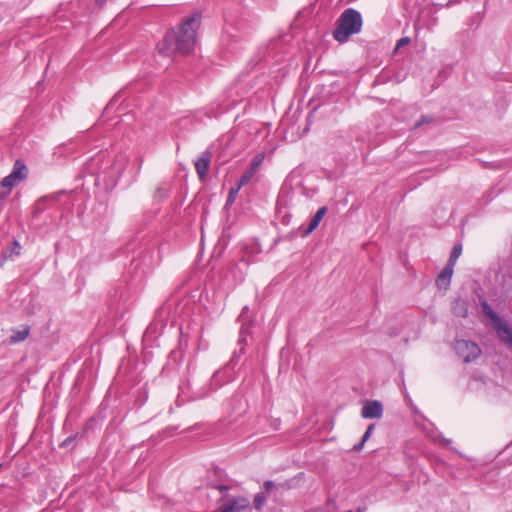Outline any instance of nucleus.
Segmentation results:
<instances>
[{
    "label": "nucleus",
    "instance_id": "nucleus-32",
    "mask_svg": "<svg viewBox=\"0 0 512 512\" xmlns=\"http://www.w3.org/2000/svg\"><path fill=\"white\" fill-rule=\"evenodd\" d=\"M365 443L366 442H363V440L361 439V441L359 443L354 445L353 450L354 451H360L364 447Z\"/></svg>",
    "mask_w": 512,
    "mask_h": 512
},
{
    "label": "nucleus",
    "instance_id": "nucleus-14",
    "mask_svg": "<svg viewBox=\"0 0 512 512\" xmlns=\"http://www.w3.org/2000/svg\"><path fill=\"white\" fill-rule=\"evenodd\" d=\"M31 328L28 324L21 325L20 328H12L11 335L9 337L10 344H17L26 340L29 336Z\"/></svg>",
    "mask_w": 512,
    "mask_h": 512
},
{
    "label": "nucleus",
    "instance_id": "nucleus-21",
    "mask_svg": "<svg viewBox=\"0 0 512 512\" xmlns=\"http://www.w3.org/2000/svg\"><path fill=\"white\" fill-rule=\"evenodd\" d=\"M169 195H170L169 188L161 186L156 189V191L154 193V199L159 202H162L165 199H167L169 197Z\"/></svg>",
    "mask_w": 512,
    "mask_h": 512
},
{
    "label": "nucleus",
    "instance_id": "nucleus-5",
    "mask_svg": "<svg viewBox=\"0 0 512 512\" xmlns=\"http://www.w3.org/2000/svg\"><path fill=\"white\" fill-rule=\"evenodd\" d=\"M454 350L465 363H470L481 355V349L475 342L463 339L455 341Z\"/></svg>",
    "mask_w": 512,
    "mask_h": 512
},
{
    "label": "nucleus",
    "instance_id": "nucleus-35",
    "mask_svg": "<svg viewBox=\"0 0 512 512\" xmlns=\"http://www.w3.org/2000/svg\"><path fill=\"white\" fill-rule=\"evenodd\" d=\"M347 512H365V510L361 507H358L356 511L348 510Z\"/></svg>",
    "mask_w": 512,
    "mask_h": 512
},
{
    "label": "nucleus",
    "instance_id": "nucleus-1",
    "mask_svg": "<svg viewBox=\"0 0 512 512\" xmlns=\"http://www.w3.org/2000/svg\"><path fill=\"white\" fill-rule=\"evenodd\" d=\"M201 25V13L194 12L186 17L176 28L169 30L157 43L160 54L173 57L176 53L188 54L197 42V31Z\"/></svg>",
    "mask_w": 512,
    "mask_h": 512
},
{
    "label": "nucleus",
    "instance_id": "nucleus-34",
    "mask_svg": "<svg viewBox=\"0 0 512 512\" xmlns=\"http://www.w3.org/2000/svg\"><path fill=\"white\" fill-rule=\"evenodd\" d=\"M107 0H95L96 4L99 6V7H102L105 3H106Z\"/></svg>",
    "mask_w": 512,
    "mask_h": 512
},
{
    "label": "nucleus",
    "instance_id": "nucleus-29",
    "mask_svg": "<svg viewBox=\"0 0 512 512\" xmlns=\"http://www.w3.org/2000/svg\"><path fill=\"white\" fill-rule=\"evenodd\" d=\"M169 310H170L169 307H167L166 305H162L156 311L157 317H159V318L163 317L166 313L169 312Z\"/></svg>",
    "mask_w": 512,
    "mask_h": 512
},
{
    "label": "nucleus",
    "instance_id": "nucleus-28",
    "mask_svg": "<svg viewBox=\"0 0 512 512\" xmlns=\"http://www.w3.org/2000/svg\"><path fill=\"white\" fill-rule=\"evenodd\" d=\"M215 488L221 492L223 499L227 498V492L230 489L229 486L220 484V485H216Z\"/></svg>",
    "mask_w": 512,
    "mask_h": 512
},
{
    "label": "nucleus",
    "instance_id": "nucleus-19",
    "mask_svg": "<svg viewBox=\"0 0 512 512\" xmlns=\"http://www.w3.org/2000/svg\"><path fill=\"white\" fill-rule=\"evenodd\" d=\"M461 253H462V245L461 244L454 245L446 265H451V267H454L457 259L461 255Z\"/></svg>",
    "mask_w": 512,
    "mask_h": 512
},
{
    "label": "nucleus",
    "instance_id": "nucleus-30",
    "mask_svg": "<svg viewBox=\"0 0 512 512\" xmlns=\"http://www.w3.org/2000/svg\"><path fill=\"white\" fill-rule=\"evenodd\" d=\"M409 43H410V38L409 37H402V38H400L397 41L396 48L403 47V46H405V45H407Z\"/></svg>",
    "mask_w": 512,
    "mask_h": 512
},
{
    "label": "nucleus",
    "instance_id": "nucleus-24",
    "mask_svg": "<svg viewBox=\"0 0 512 512\" xmlns=\"http://www.w3.org/2000/svg\"><path fill=\"white\" fill-rule=\"evenodd\" d=\"M434 121V118L430 115H423L421 118L414 124L412 129H417L425 124H430Z\"/></svg>",
    "mask_w": 512,
    "mask_h": 512
},
{
    "label": "nucleus",
    "instance_id": "nucleus-20",
    "mask_svg": "<svg viewBox=\"0 0 512 512\" xmlns=\"http://www.w3.org/2000/svg\"><path fill=\"white\" fill-rule=\"evenodd\" d=\"M482 308H483L484 314L487 317L491 318L494 321L495 325L497 323L501 322L502 319L493 311V309L491 308V306L488 303L484 302L482 304Z\"/></svg>",
    "mask_w": 512,
    "mask_h": 512
},
{
    "label": "nucleus",
    "instance_id": "nucleus-18",
    "mask_svg": "<svg viewBox=\"0 0 512 512\" xmlns=\"http://www.w3.org/2000/svg\"><path fill=\"white\" fill-rule=\"evenodd\" d=\"M326 212H327V207H325V206L318 209V211L312 217L308 227L304 230V235H309L318 227L319 223L323 219Z\"/></svg>",
    "mask_w": 512,
    "mask_h": 512
},
{
    "label": "nucleus",
    "instance_id": "nucleus-12",
    "mask_svg": "<svg viewBox=\"0 0 512 512\" xmlns=\"http://www.w3.org/2000/svg\"><path fill=\"white\" fill-rule=\"evenodd\" d=\"M211 157L212 153L209 150H205L194 163L196 172L201 180H203L208 173Z\"/></svg>",
    "mask_w": 512,
    "mask_h": 512
},
{
    "label": "nucleus",
    "instance_id": "nucleus-31",
    "mask_svg": "<svg viewBox=\"0 0 512 512\" xmlns=\"http://www.w3.org/2000/svg\"><path fill=\"white\" fill-rule=\"evenodd\" d=\"M435 441H439V442L443 443L445 446H449L451 443L450 439H447L443 436H439V437L435 438Z\"/></svg>",
    "mask_w": 512,
    "mask_h": 512
},
{
    "label": "nucleus",
    "instance_id": "nucleus-23",
    "mask_svg": "<svg viewBox=\"0 0 512 512\" xmlns=\"http://www.w3.org/2000/svg\"><path fill=\"white\" fill-rule=\"evenodd\" d=\"M10 193L11 189L7 188L6 186H3V184L0 183V212L3 210L6 199L10 195Z\"/></svg>",
    "mask_w": 512,
    "mask_h": 512
},
{
    "label": "nucleus",
    "instance_id": "nucleus-8",
    "mask_svg": "<svg viewBox=\"0 0 512 512\" xmlns=\"http://www.w3.org/2000/svg\"><path fill=\"white\" fill-rule=\"evenodd\" d=\"M265 158L264 152L257 153L250 162L249 168L241 175L240 177V185L248 184L252 178L256 175L259 167L263 163Z\"/></svg>",
    "mask_w": 512,
    "mask_h": 512
},
{
    "label": "nucleus",
    "instance_id": "nucleus-2",
    "mask_svg": "<svg viewBox=\"0 0 512 512\" xmlns=\"http://www.w3.org/2000/svg\"><path fill=\"white\" fill-rule=\"evenodd\" d=\"M363 26L361 13L354 8L345 9L336 22L333 38L339 43L347 42L354 34H358Z\"/></svg>",
    "mask_w": 512,
    "mask_h": 512
},
{
    "label": "nucleus",
    "instance_id": "nucleus-6",
    "mask_svg": "<svg viewBox=\"0 0 512 512\" xmlns=\"http://www.w3.org/2000/svg\"><path fill=\"white\" fill-rule=\"evenodd\" d=\"M289 488L286 484H276L272 480H266L263 483V490L258 492L254 496L253 504L257 511H261L264 507L268 496L272 495L274 492H276L279 489H285Z\"/></svg>",
    "mask_w": 512,
    "mask_h": 512
},
{
    "label": "nucleus",
    "instance_id": "nucleus-13",
    "mask_svg": "<svg viewBox=\"0 0 512 512\" xmlns=\"http://www.w3.org/2000/svg\"><path fill=\"white\" fill-rule=\"evenodd\" d=\"M60 194H61V192H58V193H55L52 195H47V196H43V197L39 198L34 203V206H33V214H32L33 220L38 219L39 216L48 208V205L51 202L56 201L58 199Z\"/></svg>",
    "mask_w": 512,
    "mask_h": 512
},
{
    "label": "nucleus",
    "instance_id": "nucleus-11",
    "mask_svg": "<svg viewBox=\"0 0 512 512\" xmlns=\"http://www.w3.org/2000/svg\"><path fill=\"white\" fill-rule=\"evenodd\" d=\"M128 158L125 154H118L113 164L111 165L110 169V179L111 181H118L124 174V170L126 166L128 165Z\"/></svg>",
    "mask_w": 512,
    "mask_h": 512
},
{
    "label": "nucleus",
    "instance_id": "nucleus-26",
    "mask_svg": "<svg viewBox=\"0 0 512 512\" xmlns=\"http://www.w3.org/2000/svg\"><path fill=\"white\" fill-rule=\"evenodd\" d=\"M374 428H375V424H370V425L367 427L366 431L364 432V434H363V436H362V440H363V442H367V441H368V439H369V438L371 437V435H372V432H373Z\"/></svg>",
    "mask_w": 512,
    "mask_h": 512
},
{
    "label": "nucleus",
    "instance_id": "nucleus-10",
    "mask_svg": "<svg viewBox=\"0 0 512 512\" xmlns=\"http://www.w3.org/2000/svg\"><path fill=\"white\" fill-rule=\"evenodd\" d=\"M383 415V405L378 400L368 401L361 410V416L365 419H379Z\"/></svg>",
    "mask_w": 512,
    "mask_h": 512
},
{
    "label": "nucleus",
    "instance_id": "nucleus-36",
    "mask_svg": "<svg viewBox=\"0 0 512 512\" xmlns=\"http://www.w3.org/2000/svg\"><path fill=\"white\" fill-rule=\"evenodd\" d=\"M160 321L162 322V324H166L167 319H166V318H163V319H161Z\"/></svg>",
    "mask_w": 512,
    "mask_h": 512
},
{
    "label": "nucleus",
    "instance_id": "nucleus-22",
    "mask_svg": "<svg viewBox=\"0 0 512 512\" xmlns=\"http://www.w3.org/2000/svg\"><path fill=\"white\" fill-rule=\"evenodd\" d=\"M243 186L244 185H240V181H239L238 184L235 187H231L229 189L228 197H227V200H226V205H231L235 201V198H236L239 190Z\"/></svg>",
    "mask_w": 512,
    "mask_h": 512
},
{
    "label": "nucleus",
    "instance_id": "nucleus-3",
    "mask_svg": "<svg viewBox=\"0 0 512 512\" xmlns=\"http://www.w3.org/2000/svg\"><path fill=\"white\" fill-rule=\"evenodd\" d=\"M248 327H245L244 325L241 326L240 333H239V339H238V345L240 346L239 350H236L233 353V356L228 363L226 367L223 369L218 370L213 374L210 380L209 384V390L214 391L217 388L221 387L222 385L232 381L234 375H233V368L237 364L238 359L241 357V355L244 354V344L246 343L247 335H248Z\"/></svg>",
    "mask_w": 512,
    "mask_h": 512
},
{
    "label": "nucleus",
    "instance_id": "nucleus-17",
    "mask_svg": "<svg viewBox=\"0 0 512 512\" xmlns=\"http://www.w3.org/2000/svg\"><path fill=\"white\" fill-rule=\"evenodd\" d=\"M451 309L455 316L464 318L468 315L469 302L462 297H457L452 302Z\"/></svg>",
    "mask_w": 512,
    "mask_h": 512
},
{
    "label": "nucleus",
    "instance_id": "nucleus-15",
    "mask_svg": "<svg viewBox=\"0 0 512 512\" xmlns=\"http://www.w3.org/2000/svg\"><path fill=\"white\" fill-rule=\"evenodd\" d=\"M454 267L451 265H445L438 277L436 278V285L439 289H447L450 285L451 278L453 275Z\"/></svg>",
    "mask_w": 512,
    "mask_h": 512
},
{
    "label": "nucleus",
    "instance_id": "nucleus-33",
    "mask_svg": "<svg viewBox=\"0 0 512 512\" xmlns=\"http://www.w3.org/2000/svg\"><path fill=\"white\" fill-rule=\"evenodd\" d=\"M74 438H75V437H72V436H70V437L66 438V439L62 442L61 446H68V445H69V444L74 440Z\"/></svg>",
    "mask_w": 512,
    "mask_h": 512
},
{
    "label": "nucleus",
    "instance_id": "nucleus-27",
    "mask_svg": "<svg viewBox=\"0 0 512 512\" xmlns=\"http://www.w3.org/2000/svg\"><path fill=\"white\" fill-rule=\"evenodd\" d=\"M498 192H499L498 190H494V189L487 191L484 195L485 202H489V201L493 200L498 195Z\"/></svg>",
    "mask_w": 512,
    "mask_h": 512
},
{
    "label": "nucleus",
    "instance_id": "nucleus-25",
    "mask_svg": "<svg viewBox=\"0 0 512 512\" xmlns=\"http://www.w3.org/2000/svg\"><path fill=\"white\" fill-rule=\"evenodd\" d=\"M142 164H143V158L139 157L137 159V162L134 164L135 165L134 171L130 175V179L132 181L136 180L137 176L139 175V173L141 171Z\"/></svg>",
    "mask_w": 512,
    "mask_h": 512
},
{
    "label": "nucleus",
    "instance_id": "nucleus-7",
    "mask_svg": "<svg viewBox=\"0 0 512 512\" xmlns=\"http://www.w3.org/2000/svg\"><path fill=\"white\" fill-rule=\"evenodd\" d=\"M27 174L28 169L24 162H22L21 160H16L13 165L12 171L9 175L2 179L1 183L3 184V186H6L7 188L12 190L14 186L19 184L27 177Z\"/></svg>",
    "mask_w": 512,
    "mask_h": 512
},
{
    "label": "nucleus",
    "instance_id": "nucleus-16",
    "mask_svg": "<svg viewBox=\"0 0 512 512\" xmlns=\"http://www.w3.org/2000/svg\"><path fill=\"white\" fill-rule=\"evenodd\" d=\"M499 339L512 348V329L502 320L495 325Z\"/></svg>",
    "mask_w": 512,
    "mask_h": 512
},
{
    "label": "nucleus",
    "instance_id": "nucleus-4",
    "mask_svg": "<svg viewBox=\"0 0 512 512\" xmlns=\"http://www.w3.org/2000/svg\"><path fill=\"white\" fill-rule=\"evenodd\" d=\"M248 327H245L244 325L241 326L240 333H239V339H238V345L240 346L239 350H236L233 353V356L228 363L226 367L223 369L218 370L213 374L210 380L209 384V390L214 391L217 388L221 387L222 385L232 381L234 375H233V368L237 364L238 359L241 357V355L244 354V344L246 343L247 335H248Z\"/></svg>",
    "mask_w": 512,
    "mask_h": 512
},
{
    "label": "nucleus",
    "instance_id": "nucleus-9",
    "mask_svg": "<svg viewBox=\"0 0 512 512\" xmlns=\"http://www.w3.org/2000/svg\"><path fill=\"white\" fill-rule=\"evenodd\" d=\"M250 507V501L246 496L233 497L219 508V512H241Z\"/></svg>",
    "mask_w": 512,
    "mask_h": 512
}]
</instances>
